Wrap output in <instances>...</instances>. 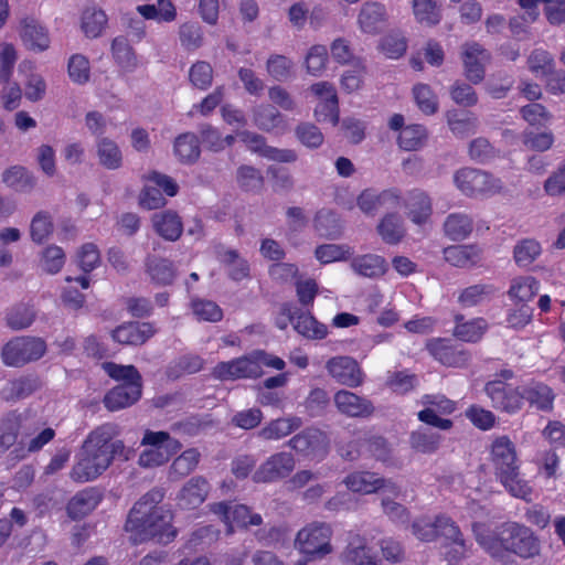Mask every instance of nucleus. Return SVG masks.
Here are the masks:
<instances>
[{"label": "nucleus", "mask_w": 565, "mask_h": 565, "mask_svg": "<svg viewBox=\"0 0 565 565\" xmlns=\"http://www.w3.org/2000/svg\"><path fill=\"white\" fill-rule=\"evenodd\" d=\"M118 434L117 425L111 423L92 430L82 446L77 462L70 472L71 479L79 483L95 480L109 468L116 456H124V443L114 440Z\"/></svg>", "instance_id": "f257e3e1"}, {"label": "nucleus", "mask_w": 565, "mask_h": 565, "mask_svg": "<svg viewBox=\"0 0 565 565\" xmlns=\"http://www.w3.org/2000/svg\"><path fill=\"white\" fill-rule=\"evenodd\" d=\"M164 498L161 488H153L143 494L132 507L126 522V530L135 532L140 541L153 540L168 544L175 535L172 526V513L169 509L160 507Z\"/></svg>", "instance_id": "f03ea898"}, {"label": "nucleus", "mask_w": 565, "mask_h": 565, "mask_svg": "<svg viewBox=\"0 0 565 565\" xmlns=\"http://www.w3.org/2000/svg\"><path fill=\"white\" fill-rule=\"evenodd\" d=\"M472 532L476 541L497 558H502L507 552L523 558L534 557L540 553L539 540L529 527L519 523H504L495 532L489 531L481 523H473Z\"/></svg>", "instance_id": "7ed1b4c3"}, {"label": "nucleus", "mask_w": 565, "mask_h": 565, "mask_svg": "<svg viewBox=\"0 0 565 565\" xmlns=\"http://www.w3.org/2000/svg\"><path fill=\"white\" fill-rule=\"evenodd\" d=\"M490 460L494 475L513 497L530 501L532 489L520 478V463L515 445L507 436L497 437L491 445Z\"/></svg>", "instance_id": "20e7f679"}, {"label": "nucleus", "mask_w": 565, "mask_h": 565, "mask_svg": "<svg viewBox=\"0 0 565 565\" xmlns=\"http://www.w3.org/2000/svg\"><path fill=\"white\" fill-rule=\"evenodd\" d=\"M454 183L467 196L493 195L502 189L500 179L486 171L469 167L461 168L454 173Z\"/></svg>", "instance_id": "39448f33"}, {"label": "nucleus", "mask_w": 565, "mask_h": 565, "mask_svg": "<svg viewBox=\"0 0 565 565\" xmlns=\"http://www.w3.org/2000/svg\"><path fill=\"white\" fill-rule=\"evenodd\" d=\"M331 536L332 529L329 524L312 522L297 533L295 548L302 554L321 558L333 551Z\"/></svg>", "instance_id": "423d86ee"}, {"label": "nucleus", "mask_w": 565, "mask_h": 565, "mask_svg": "<svg viewBox=\"0 0 565 565\" xmlns=\"http://www.w3.org/2000/svg\"><path fill=\"white\" fill-rule=\"evenodd\" d=\"M46 344L41 338L19 337L8 342L2 350L7 365L21 366L44 355Z\"/></svg>", "instance_id": "0eeeda50"}, {"label": "nucleus", "mask_w": 565, "mask_h": 565, "mask_svg": "<svg viewBox=\"0 0 565 565\" xmlns=\"http://www.w3.org/2000/svg\"><path fill=\"white\" fill-rule=\"evenodd\" d=\"M422 404L427 407L418 412V419L429 426L441 430H450L454 426L451 419L438 415H449L456 411V403L440 394H428L423 396Z\"/></svg>", "instance_id": "6e6552de"}, {"label": "nucleus", "mask_w": 565, "mask_h": 565, "mask_svg": "<svg viewBox=\"0 0 565 565\" xmlns=\"http://www.w3.org/2000/svg\"><path fill=\"white\" fill-rule=\"evenodd\" d=\"M288 445L299 455L310 459H322L329 450L327 435L315 427H309L295 435Z\"/></svg>", "instance_id": "1a4fd4ad"}, {"label": "nucleus", "mask_w": 565, "mask_h": 565, "mask_svg": "<svg viewBox=\"0 0 565 565\" xmlns=\"http://www.w3.org/2000/svg\"><path fill=\"white\" fill-rule=\"evenodd\" d=\"M237 137L254 153L271 161L280 163H294L298 160V154L294 149H280L267 145L266 138L260 134L242 130Z\"/></svg>", "instance_id": "9d476101"}, {"label": "nucleus", "mask_w": 565, "mask_h": 565, "mask_svg": "<svg viewBox=\"0 0 565 565\" xmlns=\"http://www.w3.org/2000/svg\"><path fill=\"white\" fill-rule=\"evenodd\" d=\"M484 392L491 399L492 407L508 413L514 414L523 406V391L511 387L501 380H491L486 383Z\"/></svg>", "instance_id": "9b49d317"}, {"label": "nucleus", "mask_w": 565, "mask_h": 565, "mask_svg": "<svg viewBox=\"0 0 565 565\" xmlns=\"http://www.w3.org/2000/svg\"><path fill=\"white\" fill-rule=\"evenodd\" d=\"M296 461L290 452L281 451L268 457L254 472L257 483H269L288 477L295 469Z\"/></svg>", "instance_id": "f8f14e48"}, {"label": "nucleus", "mask_w": 565, "mask_h": 565, "mask_svg": "<svg viewBox=\"0 0 565 565\" xmlns=\"http://www.w3.org/2000/svg\"><path fill=\"white\" fill-rule=\"evenodd\" d=\"M263 374L253 358V352L227 362H220L213 370V375L221 380L255 379Z\"/></svg>", "instance_id": "ddd939ff"}, {"label": "nucleus", "mask_w": 565, "mask_h": 565, "mask_svg": "<svg viewBox=\"0 0 565 565\" xmlns=\"http://www.w3.org/2000/svg\"><path fill=\"white\" fill-rule=\"evenodd\" d=\"M326 369L330 376L339 384L358 387L363 383V372L359 363L351 356L331 358L327 362Z\"/></svg>", "instance_id": "4468645a"}, {"label": "nucleus", "mask_w": 565, "mask_h": 565, "mask_svg": "<svg viewBox=\"0 0 565 565\" xmlns=\"http://www.w3.org/2000/svg\"><path fill=\"white\" fill-rule=\"evenodd\" d=\"M339 413L352 418H369L375 413L372 401L348 390H340L333 396Z\"/></svg>", "instance_id": "2eb2a0df"}, {"label": "nucleus", "mask_w": 565, "mask_h": 565, "mask_svg": "<svg viewBox=\"0 0 565 565\" xmlns=\"http://www.w3.org/2000/svg\"><path fill=\"white\" fill-rule=\"evenodd\" d=\"M490 54L478 43H467L462 49L465 75L472 84H479L484 78V67Z\"/></svg>", "instance_id": "dca6fc26"}, {"label": "nucleus", "mask_w": 565, "mask_h": 565, "mask_svg": "<svg viewBox=\"0 0 565 565\" xmlns=\"http://www.w3.org/2000/svg\"><path fill=\"white\" fill-rule=\"evenodd\" d=\"M156 333V329L149 322H127L117 327L113 332V339L125 345H141Z\"/></svg>", "instance_id": "f3484780"}, {"label": "nucleus", "mask_w": 565, "mask_h": 565, "mask_svg": "<svg viewBox=\"0 0 565 565\" xmlns=\"http://www.w3.org/2000/svg\"><path fill=\"white\" fill-rule=\"evenodd\" d=\"M253 124L265 132H284L287 128L285 116L270 104H259L252 109Z\"/></svg>", "instance_id": "a211bd4d"}, {"label": "nucleus", "mask_w": 565, "mask_h": 565, "mask_svg": "<svg viewBox=\"0 0 565 565\" xmlns=\"http://www.w3.org/2000/svg\"><path fill=\"white\" fill-rule=\"evenodd\" d=\"M94 153L97 163L106 170H119L124 166V154L118 143L109 137L96 138Z\"/></svg>", "instance_id": "6ab92c4d"}, {"label": "nucleus", "mask_w": 565, "mask_h": 565, "mask_svg": "<svg viewBox=\"0 0 565 565\" xmlns=\"http://www.w3.org/2000/svg\"><path fill=\"white\" fill-rule=\"evenodd\" d=\"M427 349L437 361L447 366L461 367L469 361V354L465 350L441 339L430 341Z\"/></svg>", "instance_id": "aec40b11"}, {"label": "nucleus", "mask_w": 565, "mask_h": 565, "mask_svg": "<svg viewBox=\"0 0 565 565\" xmlns=\"http://www.w3.org/2000/svg\"><path fill=\"white\" fill-rule=\"evenodd\" d=\"M210 484L201 476L188 480L178 494L179 505L183 509H195L207 498Z\"/></svg>", "instance_id": "412c9836"}, {"label": "nucleus", "mask_w": 565, "mask_h": 565, "mask_svg": "<svg viewBox=\"0 0 565 565\" xmlns=\"http://www.w3.org/2000/svg\"><path fill=\"white\" fill-rule=\"evenodd\" d=\"M343 482L353 492L373 493L386 487H390L392 491L395 489L390 480L380 478L370 471L352 472L344 478Z\"/></svg>", "instance_id": "4be33fe9"}, {"label": "nucleus", "mask_w": 565, "mask_h": 565, "mask_svg": "<svg viewBox=\"0 0 565 565\" xmlns=\"http://www.w3.org/2000/svg\"><path fill=\"white\" fill-rule=\"evenodd\" d=\"M350 268L361 277L376 279L386 274L388 264L380 255L364 254L353 257L350 262Z\"/></svg>", "instance_id": "5701e85b"}, {"label": "nucleus", "mask_w": 565, "mask_h": 565, "mask_svg": "<svg viewBox=\"0 0 565 565\" xmlns=\"http://www.w3.org/2000/svg\"><path fill=\"white\" fill-rule=\"evenodd\" d=\"M387 12L380 2H365L359 13L358 22L364 33L376 34L384 26Z\"/></svg>", "instance_id": "b1692460"}, {"label": "nucleus", "mask_w": 565, "mask_h": 565, "mask_svg": "<svg viewBox=\"0 0 565 565\" xmlns=\"http://www.w3.org/2000/svg\"><path fill=\"white\" fill-rule=\"evenodd\" d=\"M141 396V385L120 384L110 390L104 398L109 411H118L136 403Z\"/></svg>", "instance_id": "393cba45"}, {"label": "nucleus", "mask_w": 565, "mask_h": 565, "mask_svg": "<svg viewBox=\"0 0 565 565\" xmlns=\"http://www.w3.org/2000/svg\"><path fill=\"white\" fill-rule=\"evenodd\" d=\"M98 491L88 488L77 492L67 503V514L73 520H79L90 513L99 503Z\"/></svg>", "instance_id": "a878e982"}, {"label": "nucleus", "mask_w": 565, "mask_h": 565, "mask_svg": "<svg viewBox=\"0 0 565 565\" xmlns=\"http://www.w3.org/2000/svg\"><path fill=\"white\" fill-rule=\"evenodd\" d=\"M156 232L167 241H177L183 231L180 216L173 211H163L152 215Z\"/></svg>", "instance_id": "bb28decb"}, {"label": "nucleus", "mask_w": 565, "mask_h": 565, "mask_svg": "<svg viewBox=\"0 0 565 565\" xmlns=\"http://www.w3.org/2000/svg\"><path fill=\"white\" fill-rule=\"evenodd\" d=\"M482 255L478 245H454L444 249L445 259L456 267H471L476 265Z\"/></svg>", "instance_id": "cd10ccee"}, {"label": "nucleus", "mask_w": 565, "mask_h": 565, "mask_svg": "<svg viewBox=\"0 0 565 565\" xmlns=\"http://www.w3.org/2000/svg\"><path fill=\"white\" fill-rule=\"evenodd\" d=\"M443 230L445 236L450 241H463L473 231V218L466 213H451L445 218Z\"/></svg>", "instance_id": "c85d7f7f"}, {"label": "nucleus", "mask_w": 565, "mask_h": 565, "mask_svg": "<svg viewBox=\"0 0 565 565\" xmlns=\"http://www.w3.org/2000/svg\"><path fill=\"white\" fill-rule=\"evenodd\" d=\"M344 565H379L377 559L371 555L365 539L354 535L342 554Z\"/></svg>", "instance_id": "c756f323"}, {"label": "nucleus", "mask_w": 565, "mask_h": 565, "mask_svg": "<svg viewBox=\"0 0 565 565\" xmlns=\"http://www.w3.org/2000/svg\"><path fill=\"white\" fill-rule=\"evenodd\" d=\"M498 291L493 284H476L461 290L458 302L463 308L481 306L491 301Z\"/></svg>", "instance_id": "7c9ffc66"}, {"label": "nucleus", "mask_w": 565, "mask_h": 565, "mask_svg": "<svg viewBox=\"0 0 565 565\" xmlns=\"http://www.w3.org/2000/svg\"><path fill=\"white\" fill-rule=\"evenodd\" d=\"M145 266L151 281L157 285H170L175 278V268L169 259L158 256H148Z\"/></svg>", "instance_id": "2f4dec72"}, {"label": "nucleus", "mask_w": 565, "mask_h": 565, "mask_svg": "<svg viewBox=\"0 0 565 565\" xmlns=\"http://www.w3.org/2000/svg\"><path fill=\"white\" fill-rule=\"evenodd\" d=\"M217 258L227 268L231 279L241 281L249 277V264L236 249L221 247L217 250Z\"/></svg>", "instance_id": "473e14b6"}, {"label": "nucleus", "mask_w": 565, "mask_h": 565, "mask_svg": "<svg viewBox=\"0 0 565 565\" xmlns=\"http://www.w3.org/2000/svg\"><path fill=\"white\" fill-rule=\"evenodd\" d=\"M22 415L9 412L0 418V454L6 452L18 443Z\"/></svg>", "instance_id": "72a5a7b5"}, {"label": "nucleus", "mask_w": 565, "mask_h": 565, "mask_svg": "<svg viewBox=\"0 0 565 565\" xmlns=\"http://www.w3.org/2000/svg\"><path fill=\"white\" fill-rule=\"evenodd\" d=\"M302 422L299 417L277 418L269 422L258 431L264 440H279L300 428Z\"/></svg>", "instance_id": "f704fd0d"}, {"label": "nucleus", "mask_w": 565, "mask_h": 565, "mask_svg": "<svg viewBox=\"0 0 565 565\" xmlns=\"http://www.w3.org/2000/svg\"><path fill=\"white\" fill-rule=\"evenodd\" d=\"M173 151L180 162L192 164L198 161L201 150L199 138L193 132H184L174 140Z\"/></svg>", "instance_id": "c9c22d12"}, {"label": "nucleus", "mask_w": 565, "mask_h": 565, "mask_svg": "<svg viewBox=\"0 0 565 565\" xmlns=\"http://www.w3.org/2000/svg\"><path fill=\"white\" fill-rule=\"evenodd\" d=\"M2 182L18 192H30L35 186V178L22 166H12L1 175Z\"/></svg>", "instance_id": "e433bc0d"}, {"label": "nucleus", "mask_w": 565, "mask_h": 565, "mask_svg": "<svg viewBox=\"0 0 565 565\" xmlns=\"http://www.w3.org/2000/svg\"><path fill=\"white\" fill-rule=\"evenodd\" d=\"M408 215L415 224H424L431 215V201L427 193L420 190H413L408 193Z\"/></svg>", "instance_id": "4c0bfd02"}, {"label": "nucleus", "mask_w": 565, "mask_h": 565, "mask_svg": "<svg viewBox=\"0 0 565 565\" xmlns=\"http://www.w3.org/2000/svg\"><path fill=\"white\" fill-rule=\"evenodd\" d=\"M21 38L26 47L43 51L49 46V39L44 29L32 18L21 22Z\"/></svg>", "instance_id": "58836bf2"}, {"label": "nucleus", "mask_w": 565, "mask_h": 565, "mask_svg": "<svg viewBox=\"0 0 565 565\" xmlns=\"http://www.w3.org/2000/svg\"><path fill=\"white\" fill-rule=\"evenodd\" d=\"M443 441V436L428 428H419L411 433V448L417 452L429 455L436 452Z\"/></svg>", "instance_id": "ea45409f"}, {"label": "nucleus", "mask_w": 565, "mask_h": 565, "mask_svg": "<svg viewBox=\"0 0 565 565\" xmlns=\"http://www.w3.org/2000/svg\"><path fill=\"white\" fill-rule=\"evenodd\" d=\"M201 454L196 448L184 450L178 456L169 468V478L171 480H180L189 476L199 465Z\"/></svg>", "instance_id": "a19ab883"}, {"label": "nucleus", "mask_w": 565, "mask_h": 565, "mask_svg": "<svg viewBox=\"0 0 565 565\" xmlns=\"http://www.w3.org/2000/svg\"><path fill=\"white\" fill-rule=\"evenodd\" d=\"M111 54L115 62L126 72H134L138 66V58L132 46L125 36H117L111 42Z\"/></svg>", "instance_id": "79ce46f5"}, {"label": "nucleus", "mask_w": 565, "mask_h": 565, "mask_svg": "<svg viewBox=\"0 0 565 565\" xmlns=\"http://www.w3.org/2000/svg\"><path fill=\"white\" fill-rule=\"evenodd\" d=\"M316 231L323 237L338 238L342 234V224L337 213L331 210H320L313 220Z\"/></svg>", "instance_id": "37998d69"}, {"label": "nucleus", "mask_w": 565, "mask_h": 565, "mask_svg": "<svg viewBox=\"0 0 565 565\" xmlns=\"http://www.w3.org/2000/svg\"><path fill=\"white\" fill-rule=\"evenodd\" d=\"M294 329L311 340H321L328 334L327 327L308 312H300L295 317Z\"/></svg>", "instance_id": "c03bdc74"}, {"label": "nucleus", "mask_w": 565, "mask_h": 565, "mask_svg": "<svg viewBox=\"0 0 565 565\" xmlns=\"http://www.w3.org/2000/svg\"><path fill=\"white\" fill-rule=\"evenodd\" d=\"M377 233L386 244H397L405 235L402 217L395 213L385 215L377 225Z\"/></svg>", "instance_id": "a18cd8bd"}, {"label": "nucleus", "mask_w": 565, "mask_h": 565, "mask_svg": "<svg viewBox=\"0 0 565 565\" xmlns=\"http://www.w3.org/2000/svg\"><path fill=\"white\" fill-rule=\"evenodd\" d=\"M413 12L420 24L436 25L441 20V9L437 0H413Z\"/></svg>", "instance_id": "49530a36"}, {"label": "nucleus", "mask_w": 565, "mask_h": 565, "mask_svg": "<svg viewBox=\"0 0 565 565\" xmlns=\"http://www.w3.org/2000/svg\"><path fill=\"white\" fill-rule=\"evenodd\" d=\"M539 292V281L532 276H520L512 279L508 295L511 299L527 302Z\"/></svg>", "instance_id": "de8ad7c7"}, {"label": "nucleus", "mask_w": 565, "mask_h": 565, "mask_svg": "<svg viewBox=\"0 0 565 565\" xmlns=\"http://www.w3.org/2000/svg\"><path fill=\"white\" fill-rule=\"evenodd\" d=\"M523 397L539 409H552L554 395L552 390L543 383H532L525 386L523 388Z\"/></svg>", "instance_id": "09e8293b"}, {"label": "nucleus", "mask_w": 565, "mask_h": 565, "mask_svg": "<svg viewBox=\"0 0 565 565\" xmlns=\"http://www.w3.org/2000/svg\"><path fill=\"white\" fill-rule=\"evenodd\" d=\"M53 217L47 211H39L30 223V237L32 242L42 244L53 234Z\"/></svg>", "instance_id": "8fccbe9b"}, {"label": "nucleus", "mask_w": 565, "mask_h": 565, "mask_svg": "<svg viewBox=\"0 0 565 565\" xmlns=\"http://www.w3.org/2000/svg\"><path fill=\"white\" fill-rule=\"evenodd\" d=\"M36 313L33 307L26 303H18L11 307L6 313L7 326L12 330L29 328L35 320Z\"/></svg>", "instance_id": "3c124183"}, {"label": "nucleus", "mask_w": 565, "mask_h": 565, "mask_svg": "<svg viewBox=\"0 0 565 565\" xmlns=\"http://www.w3.org/2000/svg\"><path fill=\"white\" fill-rule=\"evenodd\" d=\"M394 198L395 195L391 191L376 193L372 189H366L358 196L356 204L364 214L374 215L387 200Z\"/></svg>", "instance_id": "603ef678"}, {"label": "nucleus", "mask_w": 565, "mask_h": 565, "mask_svg": "<svg viewBox=\"0 0 565 565\" xmlns=\"http://www.w3.org/2000/svg\"><path fill=\"white\" fill-rule=\"evenodd\" d=\"M541 250L539 242L532 238H525L518 242L514 246L513 258L518 266L527 267L540 256Z\"/></svg>", "instance_id": "864d4df0"}, {"label": "nucleus", "mask_w": 565, "mask_h": 565, "mask_svg": "<svg viewBox=\"0 0 565 565\" xmlns=\"http://www.w3.org/2000/svg\"><path fill=\"white\" fill-rule=\"evenodd\" d=\"M55 436V431L52 428H45L36 437L32 438L28 446L23 441H19L17 447L10 452L17 460L24 459L28 454L35 452L42 449L47 443H50Z\"/></svg>", "instance_id": "5fc2aeb1"}, {"label": "nucleus", "mask_w": 565, "mask_h": 565, "mask_svg": "<svg viewBox=\"0 0 565 565\" xmlns=\"http://www.w3.org/2000/svg\"><path fill=\"white\" fill-rule=\"evenodd\" d=\"M65 264V253L56 245H50L43 249L40 258V268L49 274H57Z\"/></svg>", "instance_id": "6e6d98bb"}, {"label": "nucleus", "mask_w": 565, "mask_h": 565, "mask_svg": "<svg viewBox=\"0 0 565 565\" xmlns=\"http://www.w3.org/2000/svg\"><path fill=\"white\" fill-rule=\"evenodd\" d=\"M461 316L456 317L457 326L455 328V335L466 342H476L481 339L487 323L483 319H476L468 322H460Z\"/></svg>", "instance_id": "4d7b16f0"}, {"label": "nucleus", "mask_w": 565, "mask_h": 565, "mask_svg": "<svg viewBox=\"0 0 565 565\" xmlns=\"http://www.w3.org/2000/svg\"><path fill=\"white\" fill-rule=\"evenodd\" d=\"M353 252L348 245L323 244L316 248L315 256L322 264L348 260Z\"/></svg>", "instance_id": "13d9d810"}, {"label": "nucleus", "mask_w": 565, "mask_h": 565, "mask_svg": "<svg viewBox=\"0 0 565 565\" xmlns=\"http://www.w3.org/2000/svg\"><path fill=\"white\" fill-rule=\"evenodd\" d=\"M107 23V17L100 9L89 8L83 12L82 29L89 38H97Z\"/></svg>", "instance_id": "bf43d9fd"}, {"label": "nucleus", "mask_w": 565, "mask_h": 565, "mask_svg": "<svg viewBox=\"0 0 565 565\" xmlns=\"http://www.w3.org/2000/svg\"><path fill=\"white\" fill-rule=\"evenodd\" d=\"M236 180L238 185L248 192H257L264 186V177L257 168L243 164L237 169Z\"/></svg>", "instance_id": "052dcab7"}, {"label": "nucleus", "mask_w": 565, "mask_h": 565, "mask_svg": "<svg viewBox=\"0 0 565 565\" xmlns=\"http://www.w3.org/2000/svg\"><path fill=\"white\" fill-rule=\"evenodd\" d=\"M426 128L422 125H409L402 129L398 136L399 147L413 151L422 147L426 140Z\"/></svg>", "instance_id": "680f3d73"}, {"label": "nucleus", "mask_w": 565, "mask_h": 565, "mask_svg": "<svg viewBox=\"0 0 565 565\" xmlns=\"http://www.w3.org/2000/svg\"><path fill=\"white\" fill-rule=\"evenodd\" d=\"M103 369L111 379L122 381V384L141 385V375L134 365L106 362L103 364Z\"/></svg>", "instance_id": "e2e57ef3"}, {"label": "nucleus", "mask_w": 565, "mask_h": 565, "mask_svg": "<svg viewBox=\"0 0 565 565\" xmlns=\"http://www.w3.org/2000/svg\"><path fill=\"white\" fill-rule=\"evenodd\" d=\"M413 96L417 107L426 115H434L438 110V99L427 84H416Z\"/></svg>", "instance_id": "0e129e2a"}, {"label": "nucleus", "mask_w": 565, "mask_h": 565, "mask_svg": "<svg viewBox=\"0 0 565 565\" xmlns=\"http://www.w3.org/2000/svg\"><path fill=\"white\" fill-rule=\"evenodd\" d=\"M294 63L291 60L280 54H273L266 63V71L275 81L284 82L291 76Z\"/></svg>", "instance_id": "69168bd1"}, {"label": "nucleus", "mask_w": 565, "mask_h": 565, "mask_svg": "<svg viewBox=\"0 0 565 565\" xmlns=\"http://www.w3.org/2000/svg\"><path fill=\"white\" fill-rule=\"evenodd\" d=\"M179 39L186 51H195L203 44L202 29L195 22H185L179 28Z\"/></svg>", "instance_id": "338daca9"}, {"label": "nucleus", "mask_w": 565, "mask_h": 565, "mask_svg": "<svg viewBox=\"0 0 565 565\" xmlns=\"http://www.w3.org/2000/svg\"><path fill=\"white\" fill-rule=\"evenodd\" d=\"M193 315L200 321L217 322L223 318V310L211 300L193 299L191 301Z\"/></svg>", "instance_id": "774afa93"}]
</instances>
